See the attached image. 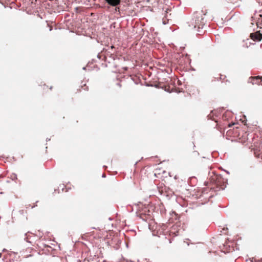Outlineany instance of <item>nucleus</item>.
<instances>
[{"label":"nucleus","instance_id":"obj_3","mask_svg":"<svg viewBox=\"0 0 262 262\" xmlns=\"http://www.w3.org/2000/svg\"><path fill=\"white\" fill-rule=\"evenodd\" d=\"M251 38L254 41H260L262 39V34L259 31H256L250 34Z\"/></svg>","mask_w":262,"mask_h":262},{"label":"nucleus","instance_id":"obj_2","mask_svg":"<svg viewBox=\"0 0 262 262\" xmlns=\"http://www.w3.org/2000/svg\"><path fill=\"white\" fill-rule=\"evenodd\" d=\"M248 83H251L252 85L257 84V85H262V77L259 76H255V77H249L248 81Z\"/></svg>","mask_w":262,"mask_h":262},{"label":"nucleus","instance_id":"obj_5","mask_svg":"<svg viewBox=\"0 0 262 262\" xmlns=\"http://www.w3.org/2000/svg\"><path fill=\"white\" fill-rule=\"evenodd\" d=\"M248 134H247V133H245L242 136V137L239 139V142L243 143V144L247 145L248 144L247 143V142H248Z\"/></svg>","mask_w":262,"mask_h":262},{"label":"nucleus","instance_id":"obj_7","mask_svg":"<svg viewBox=\"0 0 262 262\" xmlns=\"http://www.w3.org/2000/svg\"><path fill=\"white\" fill-rule=\"evenodd\" d=\"M26 240L27 242H29V243H31V241H29V239L28 238V235L27 234H26Z\"/></svg>","mask_w":262,"mask_h":262},{"label":"nucleus","instance_id":"obj_1","mask_svg":"<svg viewBox=\"0 0 262 262\" xmlns=\"http://www.w3.org/2000/svg\"><path fill=\"white\" fill-rule=\"evenodd\" d=\"M205 15L202 12H197L194 14L191 25L199 32H200V29H203L205 26L206 23Z\"/></svg>","mask_w":262,"mask_h":262},{"label":"nucleus","instance_id":"obj_6","mask_svg":"<svg viewBox=\"0 0 262 262\" xmlns=\"http://www.w3.org/2000/svg\"><path fill=\"white\" fill-rule=\"evenodd\" d=\"M81 88L84 91H88V90H89V87L86 85V84H84L82 86H81Z\"/></svg>","mask_w":262,"mask_h":262},{"label":"nucleus","instance_id":"obj_4","mask_svg":"<svg viewBox=\"0 0 262 262\" xmlns=\"http://www.w3.org/2000/svg\"><path fill=\"white\" fill-rule=\"evenodd\" d=\"M106 3L111 6L115 7V10L119 9V8L116 7L117 6L120 5L121 0H105Z\"/></svg>","mask_w":262,"mask_h":262},{"label":"nucleus","instance_id":"obj_8","mask_svg":"<svg viewBox=\"0 0 262 262\" xmlns=\"http://www.w3.org/2000/svg\"><path fill=\"white\" fill-rule=\"evenodd\" d=\"M48 88V86L46 85V84H44L43 86V90H46Z\"/></svg>","mask_w":262,"mask_h":262},{"label":"nucleus","instance_id":"obj_9","mask_svg":"<svg viewBox=\"0 0 262 262\" xmlns=\"http://www.w3.org/2000/svg\"><path fill=\"white\" fill-rule=\"evenodd\" d=\"M252 147V145H251V146H249V148H251L252 149H253V148Z\"/></svg>","mask_w":262,"mask_h":262}]
</instances>
